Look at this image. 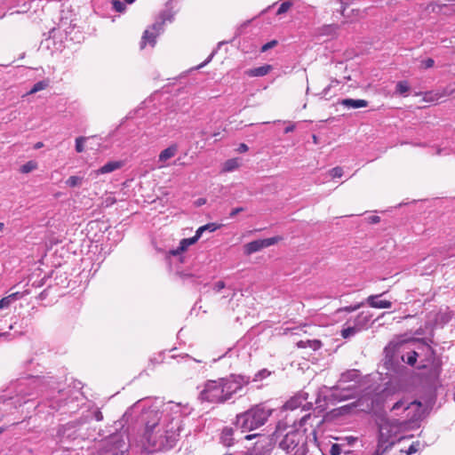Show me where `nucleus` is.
<instances>
[{
  "mask_svg": "<svg viewBox=\"0 0 455 455\" xmlns=\"http://www.w3.org/2000/svg\"><path fill=\"white\" fill-rule=\"evenodd\" d=\"M338 27L336 25H325L321 28V33L323 35L334 34Z\"/></svg>",
  "mask_w": 455,
  "mask_h": 455,
  "instance_id": "7c9ffc66",
  "label": "nucleus"
},
{
  "mask_svg": "<svg viewBox=\"0 0 455 455\" xmlns=\"http://www.w3.org/2000/svg\"><path fill=\"white\" fill-rule=\"evenodd\" d=\"M272 69L271 65H264L259 68L249 69L246 73L250 76H263Z\"/></svg>",
  "mask_w": 455,
  "mask_h": 455,
  "instance_id": "dca6fc26",
  "label": "nucleus"
},
{
  "mask_svg": "<svg viewBox=\"0 0 455 455\" xmlns=\"http://www.w3.org/2000/svg\"><path fill=\"white\" fill-rule=\"evenodd\" d=\"M199 238L200 236H197V234L196 233V235L191 238L182 239L180 243V246L178 247V249L173 251L172 253L176 255L179 254L180 252L186 251L188 246L194 244Z\"/></svg>",
  "mask_w": 455,
  "mask_h": 455,
  "instance_id": "4468645a",
  "label": "nucleus"
},
{
  "mask_svg": "<svg viewBox=\"0 0 455 455\" xmlns=\"http://www.w3.org/2000/svg\"><path fill=\"white\" fill-rule=\"evenodd\" d=\"M240 164H241V162H240L239 158L228 159L224 163L222 172H233L235 169H237L240 166Z\"/></svg>",
  "mask_w": 455,
  "mask_h": 455,
  "instance_id": "a211bd4d",
  "label": "nucleus"
},
{
  "mask_svg": "<svg viewBox=\"0 0 455 455\" xmlns=\"http://www.w3.org/2000/svg\"><path fill=\"white\" fill-rule=\"evenodd\" d=\"M220 441L225 446H231L234 443V430L231 427H225L220 435Z\"/></svg>",
  "mask_w": 455,
  "mask_h": 455,
  "instance_id": "f8f14e48",
  "label": "nucleus"
},
{
  "mask_svg": "<svg viewBox=\"0 0 455 455\" xmlns=\"http://www.w3.org/2000/svg\"><path fill=\"white\" fill-rule=\"evenodd\" d=\"M87 138L85 137H78L76 138V150L78 152V153H81L84 150V144Z\"/></svg>",
  "mask_w": 455,
  "mask_h": 455,
  "instance_id": "2f4dec72",
  "label": "nucleus"
},
{
  "mask_svg": "<svg viewBox=\"0 0 455 455\" xmlns=\"http://www.w3.org/2000/svg\"><path fill=\"white\" fill-rule=\"evenodd\" d=\"M420 443L419 442L413 443L408 450L405 451L407 455H411L417 452L419 450Z\"/></svg>",
  "mask_w": 455,
  "mask_h": 455,
  "instance_id": "4c0bfd02",
  "label": "nucleus"
},
{
  "mask_svg": "<svg viewBox=\"0 0 455 455\" xmlns=\"http://www.w3.org/2000/svg\"><path fill=\"white\" fill-rule=\"evenodd\" d=\"M178 151V148L175 145L170 146L169 148L163 150L159 155V162L164 163L170 158L173 157Z\"/></svg>",
  "mask_w": 455,
  "mask_h": 455,
  "instance_id": "2eb2a0df",
  "label": "nucleus"
},
{
  "mask_svg": "<svg viewBox=\"0 0 455 455\" xmlns=\"http://www.w3.org/2000/svg\"><path fill=\"white\" fill-rule=\"evenodd\" d=\"M4 228V224L0 222V232L3 231Z\"/></svg>",
  "mask_w": 455,
  "mask_h": 455,
  "instance_id": "603ef678",
  "label": "nucleus"
},
{
  "mask_svg": "<svg viewBox=\"0 0 455 455\" xmlns=\"http://www.w3.org/2000/svg\"><path fill=\"white\" fill-rule=\"evenodd\" d=\"M270 415V409H267L260 404L255 405L248 411L236 415L235 424L243 432L252 431L263 426Z\"/></svg>",
  "mask_w": 455,
  "mask_h": 455,
  "instance_id": "20e7f679",
  "label": "nucleus"
},
{
  "mask_svg": "<svg viewBox=\"0 0 455 455\" xmlns=\"http://www.w3.org/2000/svg\"><path fill=\"white\" fill-rule=\"evenodd\" d=\"M294 128H295V126H294V125L287 126V127L284 129V132H285V133L291 132H293Z\"/></svg>",
  "mask_w": 455,
  "mask_h": 455,
  "instance_id": "de8ad7c7",
  "label": "nucleus"
},
{
  "mask_svg": "<svg viewBox=\"0 0 455 455\" xmlns=\"http://www.w3.org/2000/svg\"><path fill=\"white\" fill-rule=\"evenodd\" d=\"M416 352L419 359V368H429L435 376L439 374V361L435 357V351L430 345L421 340H417Z\"/></svg>",
  "mask_w": 455,
  "mask_h": 455,
  "instance_id": "423d86ee",
  "label": "nucleus"
},
{
  "mask_svg": "<svg viewBox=\"0 0 455 455\" xmlns=\"http://www.w3.org/2000/svg\"><path fill=\"white\" fill-rule=\"evenodd\" d=\"M440 92L443 97L451 95L455 92V83L446 86L442 91H440Z\"/></svg>",
  "mask_w": 455,
  "mask_h": 455,
  "instance_id": "c9c22d12",
  "label": "nucleus"
},
{
  "mask_svg": "<svg viewBox=\"0 0 455 455\" xmlns=\"http://www.w3.org/2000/svg\"><path fill=\"white\" fill-rule=\"evenodd\" d=\"M42 146L41 143L36 144V148H40Z\"/></svg>",
  "mask_w": 455,
  "mask_h": 455,
  "instance_id": "13d9d810",
  "label": "nucleus"
},
{
  "mask_svg": "<svg viewBox=\"0 0 455 455\" xmlns=\"http://www.w3.org/2000/svg\"><path fill=\"white\" fill-rule=\"evenodd\" d=\"M123 165L122 162L115 161V162H109L106 164H104L101 168L96 171L97 174H106L112 172L119 168H121Z\"/></svg>",
  "mask_w": 455,
  "mask_h": 455,
  "instance_id": "ddd939ff",
  "label": "nucleus"
},
{
  "mask_svg": "<svg viewBox=\"0 0 455 455\" xmlns=\"http://www.w3.org/2000/svg\"><path fill=\"white\" fill-rule=\"evenodd\" d=\"M204 203V200H199L198 204H202Z\"/></svg>",
  "mask_w": 455,
  "mask_h": 455,
  "instance_id": "4d7b16f0",
  "label": "nucleus"
},
{
  "mask_svg": "<svg viewBox=\"0 0 455 455\" xmlns=\"http://www.w3.org/2000/svg\"><path fill=\"white\" fill-rule=\"evenodd\" d=\"M225 287V283L224 282L222 281H219L218 283H215L214 285V290L219 292L223 288Z\"/></svg>",
  "mask_w": 455,
  "mask_h": 455,
  "instance_id": "37998d69",
  "label": "nucleus"
},
{
  "mask_svg": "<svg viewBox=\"0 0 455 455\" xmlns=\"http://www.w3.org/2000/svg\"><path fill=\"white\" fill-rule=\"evenodd\" d=\"M379 295H371L367 298V303L375 308H390L392 303L389 300H378Z\"/></svg>",
  "mask_w": 455,
  "mask_h": 455,
  "instance_id": "9b49d317",
  "label": "nucleus"
},
{
  "mask_svg": "<svg viewBox=\"0 0 455 455\" xmlns=\"http://www.w3.org/2000/svg\"><path fill=\"white\" fill-rule=\"evenodd\" d=\"M244 209L243 207H237V208H235L232 210V212H230V216L231 217H235L236 214H238L239 212H243Z\"/></svg>",
  "mask_w": 455,
  "mask_h": 455,
  "instance_id": "a18cd8bd",
  "label": "nucleus"
},
{
  "mask_svg": "<svg viewBox=\"0 0 455 455\" xmlns=\"http://www.w3.org/2000/svg\"><path fill=\"white\" fill-rule=\"evenodd\" d=\"M306 343L308 344L314 350L318 349L321 347V342L319 340H307V341H299L298 343L299 347H305Z\"/></svg>",
  "mask_w": 455,
  "mask_h": 455,
  "instance_id": "c756f323",
  "label": "nucleus"
},
{
  "mask_svg": "<svg viewBox=\"0 0 455 455\" xmlns=\"http://www.w3.org/2000/svg\"><path fill=\"white\" fill-rule=\"evenodd\" d=\"M219 228V226L216 224V223H209V224H206L204 226H202L200 227L197 230H196V234H197V236H200L203 235L204 232L205 231H208V232H213L215 231L217 228Z\"/></svg>",
  "mask_w": 455,
  "mask_h": 455,
  "instance_id": "412c9836",
  "label": "nucleus"
},
{
  "mask_svg": "<svg viewBox=\"0 0 455 455\" xmlns=\"http://www.w3.org/2000/svg\"><path fill=\"white\" fill-rule=\"evenodd\" d=\"M212 54L206 60L204 63L200 64L197 68H203L205 64H207L212 60Z\"/></svg>",
  "mask_w": 455,
  "mask_h": 455,
  "instance_id": "09e8293b",
  "label": "nucleus"
},
{
  "mask_svg": "<svg viewBox=\"0 0 455 455\" xmlns=\"http://www.w3.org/2000/svg\"><path fill=\"white\" fill-rule=\"evenodd\" d=\"M277 44V41L276 40H272L268 43H267L266 44H264L261 48V52H267L268 51L269 49L275 47V45Z\"/></svg>",
  "mask_w": 455,
  "mask_h": 455,
  "instance_id": "ea45409f",
  "label": "nucleus"
},
{
  "mask_svg": "<svg viewBox=\"0 0 455 455\" xmlns=\"http://www.w3.org/2000/svg\"><path fill=\"white\" fill-rule=\"evenodd\" d=\"M339 104L347 108H361L368 106V101L365 100L344 99L339 101Z\"/></svg>",
  "mask_w": 455,
  "mask_h": 455,
  "instance_id": "9d476101",
  "label": "nucleus"
},
{
  "mask_svg": "<svg viewBox=\"0 0 455 455\" xmlns=\"http://www.w3.org/2000/svg\"><path fill=\"white\" fill-rule=\"evenodd\" d=\"M248 149H249V148L246 144L241 143L237 148V151L239 153H244V152L248 151Z\"/></svg>",
  "mask_w": 455,
  "mask_h": 455,
  "instance_id": "c03bdc74",
  "label": "nucleus"
},
{
  "mask_svg": "<svg viewBox=\"0 0 455 455\" xmlns=\"http://www.w3.org/2000/svg\"><path fill=\"white\" fill-rule=\"evenodd\" d=\"M308 399V393L306 391H301L295 397L291 398L285 403V407L287 409L294 410L299 406L305 407L306 404H302V401H307Z\"/></svg>",
  "mask_w": 455,
  "mask_h": 455,
  "instance_id": "1a4fd4ad",
  "label": "nucleus"
},
{
  "mask_svg": "<svg viewBox=\"0 0 455 455\" xmlns=\"http://www.w3.org/2000/svg\"><path fill=\"white\" fill-rule=\"evenodd\" d=\"M378 220H379V217H374V218H373V221H374V222H376V221H378Z\"/></svg>",
  "mask_w": 455,
  "mask_h": 455,
  "instance_id": "6e6d98bb",
  "label": "nucleus"
},
{
  "mask_svg": "<svg viewBox=\"0 0 455 455\" xmlns=\"http://www.w3.org/2000/svg\"><path fill=\"white\" fill-rule=\"evenodd\" d=\"M82 183L83 178L78 176H71L66 181V184L70 188L80 187Z\"/></svg>",
  "mask_w": 455,
  "mask_h": 455,
  "instance_id": "393cba45",
  "label": "nucleus"
},
{
  "mask_svg": "<svg viewBox=\"0 0 455 455\" xmlns=\"http://www.w3.org/2000/svg\"><path fill=\"white\" fill-rule=\"evenodd\" d=\"M3 432V428L0 427V434Z\"/></svg>",
  "mask_w": 455,
  "mask_h": 455,
  "instance_id": "bf43d9fd",
  "label": "nucleus"
},
{
  "mask_svg": "<svg viewBox=\"0 0 455 455\" xmlns=\"http://www.w3.org/2000/svg\"><path fill=\"white\" fill-rule=\"evenodd\" d=\"M21 296L20 295V292H14L12 293L4 298H3L0 300V308H6L8 307L12 302L17 300Z\"/></svg>",
  "mask_w": 455,
  "mask_h": 455,
  "instance_id": "6ab92c4d",
  "label": "nucleus"
},
{
  "mask_svg": "<svg viewBox=\"0 0 455 455\" xmlns=\"http://www.w3.org/2000/svg\"><path fill=\"white\" fill-rule=\"evenodd\" d=\"M37 168V164L35 161H29L20 167L22 173H28Z\"/></svg>",
  "mask_w": 455,
  "mask_h": 455,
  "instance_id": "a878e982",
  "label": "nucleus"
},
{
  "mask_svg": "<svg viewBox=\"0 0 455 455\" xmlns=\"http://www.w3.org/2000/svg\"><path fill=\"white\" fill-rule=\"evenodd\" d=\"M370 320V315L361 313L356 318V324H365Z\"/></svg>",
  "mask_w": 455,
  "mask_h": 455,
  "instance_id": "e433bc0d",
  "label": "nucleus"
},
{
  "mask_svg": "<svg viewBox=\"0 0 455 455\" xmlns=\"http://www.w3.org/2000/svg\"><path fill=\"white\" fill-rule=\"evenodd\" d=\"M361 305L362 304H357V305H355L354 307H352V306L351 307H346L342 308L341 310L342 311H346V312H353V311L357 310L361 307Z\"/></svg>",
  "mask_w": 455,
  "mask_h": 455,
  "instance_id": "79ce46f5",
  "label": "nucleus"
},
{
  "mask_svg": "<svg viewBox=\"0 0 455 455\" xmlns=\"http://www.w3.org/2000/svg\"><path fill=\"white\" fill-rule=\"evenodd\" d=\"M418 355L416 348L407 351L402 355V360L409 365H414L418 361Z\"/></svg>",
  "mask_w": 455,
  "mask_h": 455,
  "instance_id": "f3484780",
  "label": "nucleus"
},
{
  "mask_svg": "<svg viewBox=\"0 0 455 455\" xmlns=\"http://www.w3.org/2000/svg\"><path fill=\"white\" fill-rule=\"evenodd\" d=\"M247 381L242 376H229L204 383L199 393L202 402L223 403L239 392Z\"/></svg>",
  "mask_w": 455,
  "mask_h": 455,
  "instance_id": "f03ea898",
  "label": "nucleus"
},
{
  "mask_svg": "<svg viewBox=\"0 0 455 455\" xmlns=\"http://www.w3.org/2000/svg\"><path fill=\"white\" fill-rule=\"evenodd\" d=\"M358 331H359V328H357L356 326L347 327L341 331V336L344 339H347V338L354 336Z\"/></svg>",
  "mask_w": 455,
  "mask_h": 455,
  "instance_id": "bb28decb",
  "label": "nucleus"
},
{
  "mask_svg": "<svg viewBox=\"0 0 455 455\" xmlns=\"http://www.w3.org/2000/svg\"><path fill=\"white\" fill-rule=\"evenodd\" d=\"M279 445L290 455H306L307 452V437L299 430L287 433Z\"/></svg>",
  "mask_w": 455,
  "mask_h": 455,
  "instance_id": "39448f33",
  "label": "nucleus"
},
{
  "mask_svg": "<svg viewBox=\"0 0 455 455\" xmlns=\"http://www.w3.org/2000/svg\"><path fill=\"white\" fill-rule=\"evenodd\" d=\"M254 436H256V435H248L245 436V439L250 440V439H251Z\"/></svg>",
  "mask_w": 455,
  "mask_h": 455,
  "instance_id": "3c124183",
  "label": "nucleus"
},
{
  "mask_svg": "<svg viewBox=\"0 0 455 455\" xmlns=\"http://www.w3.org/2000/svg\"><path fill=\"white\" fill-rule=\"evenodd\" d=\"M48 85H49L48 80L39 81L34 84L32 89L27 94H34L37 92L46 89L48 87Z\"/></svg>",
  "mask_w": 455,
  "mask_h": 455,
  "instance_id": "aec40b11",
  "label": "nucleus"
},
{
  "mask_svg": "<svg viewBox=\"0 0 455 455\" xmlns=\"http://www.w3.org/2000/svg\"><path fill=\"white\" fill-rule=\"evenodd\" d=\"M127 4H132L135 0H124Z\"/></svg>",
  "mask_w": 455,
  "mask_h": 455,
  "instance_id": "864d4df0",
  "label": "nucleus"
},
{
  "mask_svg": "<svg viewBox=\"0 0 455 455\" xmlns=\"http://www.w3.org/2000/svg\"><path fill=\"white\" fill-rule=\"evenodd\" d=\"M161 29H162L161 23H156L152 26V28L150 29H147L144 32L143 36L141 38L140 48L143 49L148 43L153 46L156 43V38Z\"/></svg>",
  "mask_w": 455,
  "mask_h": 455,
  "instance_id": "6e6552de",
  "label": "nucleus"
},
{
  "mask_svg": "<svg viewBox=\"0 0 455 455\" xmlns=\"http://www.w3.org/2000/svg\"><path fill=\"white\" fill-rule=\"evenodd\" d=\"M278 241V237H270L266 239L255 240L244 245V252L248 255L257 252L263 248L269 247Z\"/></svg>",
  "mask_w": 455,
  "mask_h": 455,
  "instance_id": "0eeeda50",
  "label": "nucleus"
},
{
  "mask_svg": "<svg viewBox=\"0 0 455 455\" xmlns=\"http://www.w3.org/2000/svg\"><path fill=\"white\" fill-rule=\"evenodd\" d=\"M291 6H292V2H291V1H285V2L282 3L276 14L280 15V14L286 12Z\"/></svg>",
  "mask_w": 455,
  "mask_h": 455,
  "instance_id": "473e14b6",
  "label": "nucleus"
},
{
  "mask_svg": "<svg viewBox=\"0 0 455 455\" xmlns=\"http://www.w3.org/2000/svg\"><path fill=\"white\" fill-rule=\"evenodd\" d=\"M313 140H314V142H315V143H316V141H317V138H316V136H315V135H314V136H313Z\"/></svg>",
  "mask_w": 455,
  "mask_h": 455,
  "instance_id": "5fc2aeb1",
  "label": "nucleus"
},
{
  "mask_svg": "<svg viewBox=\"0 0 455 455\" xmlns=\"http://www.w3.org/2000/svg\"><path fill=\"white\" fill-rule=\"evenodd\" d=\"M410 90V86L406 81H400L396 84L395 92L399 94H404L408 92Z\"/></svg>",
  "mask_w": 455,
  "mask_h": 455,
  "instance_id": "cd10ccee",
  "label": "nucleus"
},
{
  "mask_svg": "<svg viewBox=\"0 0 455 455\" xmlns=\"http://www.w3.org/2000/svg\"><path fill=\"white\" fill-rule=\"evenodd\" d=\"M270 374L271 371H269L267 369H262L254 375L253 381H260L266 379L267 377L270 376Z\"/></svg>",
  "mask_w": 455,
  "mask_h": 455,
  "instance_id": "c85d7f7f",
  "label": "nucleus"
},
{
  "mask_svg": "<svg viewBox=\"0 0 455 455\" xmlns=\"http://www.w3.org/2000/svg\"><path fill=\"white\" fill-rule=\"evenodd\" d=\"M180 276H181L182 278H188V277H189V276H190V275H189V274H186V273H180Z\"/></svg>",
  "mask_w": 455,
  "mask_h": 455,
  "instance_id": "8fccbe9b",
  "label": "nucleus"
},
{
  "mask_svg": "<svg viewBox=\"0 0 455 455\" xmlns=\"http://www.w3.org/2000/svg\"><path fill=\"white\" fill-rule=\"evenodd\" d=\"M443 98L441 95L440 91L437 92H427L424 94V100L426 102H432L438 100L439 99Z\"/></svg>",
  "mask_w": 455,
  "mask_h": 455,
  "instance_id": "5701e85b",
  "label": "nucleus"
},
{
  "mask_svg": "<svg viewBox=\"0 0 455 455\" xmlns=\"http://www.w3.org/2000/svg\"><path fill=\"white\" fill-rule=\"evenodd\" d=\"M341 452V448L339 444H333L331 447L330 453L331 455H339Z\"/></svg>",
  "mask_w": 455,
  "mask_h": 455,
  "instance_id": "a19ab883",
  "label": "nucleus"
},
{
  "mask_svg": "<svg viewBox=\"0 0 455 455\" xmlns=\"http://www.w3.org/2000/svg\"><path fill=\"white\" fill-rule=\"evenodd\" d=\"M421 407V403L417 401H413L410 403H406L404 401L396 402L393 407V411H397L403 409V411H409L407 417L410 416V412L413 411V415L411 416L410 419L399 420L395 419H384L379 425V442L375 453L373 455H382L388 449H390L395 443L396 437L399 434L411 430L417 427V413Z\"/></svg>",
  "mask_w": 455,
  "mask_h": 455,
  "instance_id": "f257e3e1",
  "label": "nucleus"
},
{
  "mask_svg": "<svg viewBox=\"0 0 455 455\" xmlns=\"http://www.w3.org/2000/svg\"><path fill=\"white\" fill-rule=\"evenodd\" d=\"M358 376H359L358 371L352 370V371H347V372L343 373L341 375L340 381L347 382V381H350V380H355V379L358 378Z\"/></svg>",
  "mask_w": 455,
  "mask_h": 455,
  "instance_id": "4be33fe9",
  "label": "nucleus"
},
{
  "mask_svg": "<svg viewBox=\"0 0 455 455\" xmlns=\"http://www.w3.org/2000/svg\"><path fill=\"white\" fill-rule=\"evenodd\" d=\"M174 435V441L176 440V434L172 430L165 429L162 425L155 429L154 437L159 438L160 435H163L164 438L166 435Z\"/></svg>",
  "mask_w": 455,
  "mask_h": 455,
  "instance_id": "b1692460",
  "label": "nucleus"
},
{
  "mask_svg": "<svg viewBox=\"0 0 455 455\" xmlns=\"http://www.w3.org/2000/svg\"><path fill=\"white\" fill-rule=\"evenodd\" d=\"M113 438L119 439L118 436H114ZM116 443H117L116 448L121 449L124 447V442L123 440H117Z\"/></svg>",
  "mask_w": 455,
  "mask_h": 455,
  "instance_id": "49530a36",
  "label": "nucleus"
},
{
  "mask_svg": "<svg viewBox=\"0 0 455 455\" xmlns=\"http://www.w3.org/2000/svg\"><path fill=\"white\" fill-rule=\"evenodd\" d=\"M435 64V61L433 59L431 58H428V59H426V60H423L420 63V67L422 68H430L434 66Z\"/></svg>",
  "mask_w": 455,
  "mask_h": 455,
  "instance_id": "58836bf2",
  "label": "nucleus"
},
{
  "mask_svg": "<svg viewBox=\"0 0 455 455\" xmlns=\"http://www.w3.org/2000/svg\"><path fill=\"white\" fill-rule=\"evenodd\" d=\"M329 175L331 178H340L343 175V169L339 166L334 167L329 171Z\"/></svg>",
  "mask_w": 455,
  "mask_h": 455,
  "instance_id": "72a5a7b5",
  "label": "nucleus"
},
{
  "mask_svg": "<svg viewBox=\"0 0 455 455\" xmlns=\"http://www.w3.org/2000/svg\"><path fill=\"white\" fill-rule=\"evenodd\" d=\"M160 419L161 413L155 409L148 410L141 414L140 420L145 424L144 445L149 452L170 449L174 444L173 434L166 435L164 438L163 435H160L159 438L154 437L155 429L161 426Z\"/></svg>",
  "mask_w": 455,
  "mask_h": 455,
  "instance_id": "7ed1b4c3",
  "label": "nucleus"
},
{
  "mask_svg": "<svg viewBox=\"0 0 455 455\" xmlns=\"http://www.w3.org/2000/svg\"><path fill=\"white\" fill-rule=\"evenodd\" d=\"M112 5H113L114 10L118 12H123L126 8L125 4L123 2H121L120 0H113Z\"/></svg>",
  "mask_w": 455,
  "mask_h": 455,
  "instance_id": "f704fd0d",
  "label": "nucleus"
}]
</instances>
